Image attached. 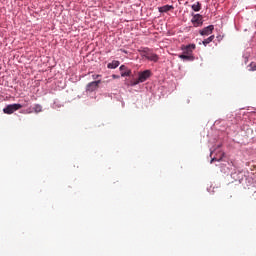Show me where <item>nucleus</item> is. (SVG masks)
I'll use <instances>...</instances> for the list:
<instances>
[{
  "instance_id": "39448f33",
  "label": "nucleus",
  "mask_w": 256,
  "mask_h": 256,
  "mask_svg": "<svg viewBox=\"0 0 256 256\" xmlns=\"http://www.w3.org/2000/svg\"><path fill=\"white\" fill-rule=\"evenodd\" d=\"M101 83V80L90 82L86 85V91L89 93H93V91H97L99 89V84Z\"/></svg>"
},
{
  "instance_id": "ddd939ff",
  "label": "nucleus",
  "mask_w": 256,
  "mask_h": 256,
  "mask_svg": "<svg viewBox=\"0 0 256 256\" xmlns=\"http://www.w3.org/2000/svg\"><path fill=\"white\" fill-rule=\"evenodd\" d=\"M131 76V70H123L121 72V77H130Z\"/></svg>"
},
{
  "instance_id": "9d476101",
  "label": "nucleus",
  "mask_w": 256,
  "mask_h": 256,
  "mask_svg": "<svg viewBox=\"0 0 256 256\" xmlns=\"http://www.w3.org/2000/svg\"><path fill=\"white\" fill-rule=\"evenodd\" d=\"M119 65H120L119 61L113 60L111 63H108L107 67L108 69H117Z\"/></svg>"
},
{
  "instance_id": "f3484780",
  "label": "nucleus",
  "mask_w": 256,
  "mask_h": 256,
  "mask_svg": "<svg viewBox=\"0 0 256 256\" xmlns=\"http://www.w3.org/2000/svg\"><path fill=\"white\" fill-rule=\"evenodd\" d=\"M127 69V67L125 66V65H122V66H120V71H125Z\"/></svg>"
},
{
  "instance_id": "412c9836",
  "label": "nucleus",
  "mask_w": 256,
  "mask_h": 256,
  "mask_svg": "<svg viewBox=\"0 0 256 256\" xmlns=\"http://www.w3.org/2000/svg\"><path fill=\"white\" fill-rule=\"evenodd\" d=\"M113 77L117 78V76H115V75Z\"/></svg>"
},
{
  "instance_id": "1a4fd4ad",
  "label": "nucleus",
  "mask_w": 256,
  "mask_h": 256,
  "mask_svg": "<svg viewBox=\"0 0 256 256\" xmlns=\"http://www.w3.org/2000/svg\"><path fill=\"white\" fill-rule=\"evenodd\" d=\"M179 58L183 59V61H195V56L185 53L179 55Z\"/></svg>"
},
{
  "instance_id": "0eeeda50",
  "label": "nucleus",
  "mask_w": 256,
  "mask_h": 256,
  "mask_svg": "<svg viewBox=\"0 0 256 256\" xmlns=\"http://www.w3.org/2000/svg\"><path fill=\"white\" fill-rule=\"evenodd\" d=\"M146 59L148 61H153V63H157V61H159V55L150 52V54H146Z\"/></svg>"
},
{
  "instance_id": "4468645a",
  "label": "nucleus",
  "mask_w": 256,
  "mask_h": 256,
  "mask_svg": "<svg viewBox=\"0 0 256 256\" xmlns=\"http://www.w3.org/2000/svg\"><path fill=\"white\" fill-rule=\"evenodd\" d=\"M142 57L147 59V55H150L151 52H149V48H145L144 50L141 51Z\"/></svg>"
},
{
  "instance_id": "6e6552de",
  "label": "nucleus",
  "mask_w": 256,
  "mask_h": 256,
  "mask_svg": "<svg viewBox=\"0 0 256 256\" xmlns=\"http://www.w3.org/2000/svg\"><path fill=\"white\" fill-rule=\"evenodd\" d=\"M173 9H175L173 5H164L158 8L159 13H167L169 11H173Z\"/></svg>"
},
{
  "instance_id": "f8f14e48",
  "label": "nucleus",
  "mask_w": 256,
  "mask_h": 256,
  "mask_svg": "<svg viewBox=\"0 0 256 256\" xmlns=\"http://www.w3.org/2000/svg\"><path fill=\"white\" fill-rule=\"evenodd\" d=\"M191 7H192V9H193L195 12L201 11V3H200V2L194 3Z\"/></svg>"
},
{
  "instance_id": "f257e3e1",
  "label": "nucleus",
  "mask_w": 256,
  "mask_h": 256,
  "mask_svg": "<svg viewBox=\"0 0 256 256\" xmlns=\"http://www.w3.org/2000/svg\"><path fill=\"white\" fill-rule=\"evenodd\" d=\"M151 77V70H145L143 72H139L138 79L134 82V85H139V83H145Z\"/></svg>"
},
{
  "instance_id": "423d86ee",
  "label": "nucleus",
  "mask_w": 256,
  "mask_h": 256,
  "mask_svg": "<svg viewBox=\"0 0 256 256\" xmlns=\"http://www.w3.org/2000/svg\"><path fill=\"white\" fill-rule=\"evenodd\" d=\"M214 29H215V26L209 25V26L203 28L202 30H200L199 34L202 35V37H209V35H211V33H213Z\"/></svg>"
},
{
  "instance_id": "dca6fc26",
  "label": "nucleus",
  "mask_w": 256,
  "mask_h": 256,
  "mask_svg": "<svg viewBox=\"0 0 256 256\" xmlns=\"http://www.w3.org/2000/svg\"><path fill=\"white\" fill-rule=\"evenodd\" d=\"M99 77H101V75H99V74L92 75V79H94V80L99 79Z\"/></svg>"
},
{
  "instance_id": "a211bd4d",
  "label": "nucleus",
  "mask_w": 256,
  "mask_h": 256,
  "mask_svg": "<svg viewBox=\"0 0 256 256\" xmlns=\"http://www.w3.org/2000/svg\"><path fill=\"white\" fill-rule=\"evenodd\" d=\"M214 161H217V158H212L210 163H213Z\"/></svg>"
},
{
  "instance_id": "2eb2a0df",
  "label": "nucleus",
  "mask_w": 256,
  "mask_h": 256,
  "mask_svg": "<svg viewBox=\"0 0 256 256\" xmlns=\"http://www.w3.org/2000/svg\"><path fill=\"white\" fill-rule=\"evenodd\" d=\"M34 111H35V113H41V111H43V107L39 104H36L34 106Z\"/></svg>"
},
{
  "instance_id": "f03ea898",
  "label": "nucleus",
  "mask_w": 256,
  "mask_h": 256,
  "mask_svg": "<svg viewBox=\"0 0 256 256\" xmlns=\"http://www.w3.org/2000/svg\"><path fill=\"white\" fill-rule=\"evenodd\" d=\"M23 108V105L21 104H9L8 106H6L4 109H3V112L6 114V115H13V113L15 111H19V109H22Z\"/></svg>"
},
{
  "instance_id": "7ed1b4c3",
  "label": "nucleus",
  "mask_w": 256,
  "mask_h": 256,
  "mask_svg": "<svg viewBox=\"0 0 256 256\" xmlns=\"http://www.w3.org/2000/svg\"><path fill=\"white\" fill-rule=\"evenodd\" d=\"M191 23L194 27H201L203 25V16L201 14H194Z\"/></svg>"
},
{
  "instance_id": "6ab92c4d",
  "label": "nucleus",
  "mask_w": 256,
  "mask_h": 256,
  "mask_svg": "<svg viewBox=\"0 0 256 256\" xmlns=\"http://www.w3.org/2000/svg\"><path fill=\"white\" fill-rule=\"evenodd\" d=\"M253 71H256V65H254V67H253Z\"/></svg>"
},
{
  "instance_id": "aec40b11",
  "label": "nucleus",
  "mask_w": 256,
  "mask_h": 256,
  "mask_svg": "<svg viewBox=\"0 0 256 256\" xmlns=\"http://www.w3.org/2000/svg\"><path fill=\"white\" fill-rule=\"evenodd\" d=\"M113 77L117 78V76H115V75Z\"/></svg>"
},
{
  "instance_id": "20e7f679",
  "label": "nucleus",
  "mask_w": 256,
  "mask_h": 256,
  "mask_svg": "<svg viewBox=\"0 0 256 256\" xmlns=\"http://www.w3.org/2000/svg\"><path fill=\"white\" fill-rule=\"evenodd\" d=\"M181 49L183 50L184 55H193V51L197 49L195 44L182 45Z\"/></svg>"
},
{
  "instance_id": "9b49d317",
  "label": "nucleus",
  "mask_w": 256,
  "mask_h": 256,
  "mask_svg": "<svg viewBox=\"0 0 256 256\" xmlns=\"http://www.w3.org/2000/svg\"><path fill=\"white\" fill-rule=\"evenodd\" d=\"M214 39H215V35H211L208 38H206L204 41H202V44L204 45V47H207V45H209V43H212Z\"/></svg>"
}]
</instances>
